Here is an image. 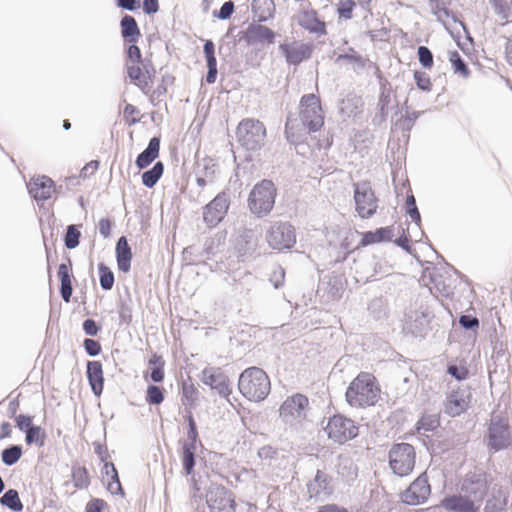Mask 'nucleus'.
Here are the masks:
<instances>
[{
  "label": "nucleus",
  "mask_w": 512,
  "mask_h": 512,
  "mask_svg": "<svg viewBox=\"0 0 512 512\" xmlns=\"http://www.w3.org/2000/svg\"><path fill=\"white\" fill-rule=\"evenodd\" d=\"M436 305L443 306L452 316L448 304H444L437 296L432 293L427 296H419L405 312L402 333L419 341L425 340L434 328Z\"/></svg>",
  "instance_id": "nucleus-1"
},
{
  "label": "nucleus",
  "mask_w": 512,
  "mask_h": 512,
  "mask_svg": "<svg viewBox=\"0 0 512 512\" xmlns=\"http://www.w3.org/2000/svg\"><path fill=\"white\" fill-rule=\"evenodd\" d=\"M380 393V385L374 374L361 371L348 384L344 396L350 407L364 409L375 406Z\"/></svg>",
  "instance_id": "nucleus-2"
},
{
  "label": "nucleus",
  "mask_w": 512,
  "mask_h": 512,
  "mask_svg": "<svg viewBox=\"0 0 512 512\" xmlns=\"http://www.w3.org/2000/svg\"><path fill=\"white\" fill-rule=\"evenodd\" d=\"M239 393L248 401L259 403L264 401L271 391V381L268 374L260 367L245 368L238 377Z\"/></svg>",
  "instance_id": "nucleus-3"
},
{
  "label": "nucleus",
  "mask_w": 512,
  "mask_h": 512,
  "mask_svg": "<svg viewBox=\"0 0 512 512\" xmlns=\"http://www.w3.org/2000/svg\"><path fill=\"white\" fill-rule=\"evenodd\" d=\"M183 418L187 427L186 439L179 440L182 473L185 476H192L194 478L195 466L197 464V449L198 447L203 448V443L199 436L198 425L193 412L190 409H185Z\"/></svg>",
  "instance_id": "nucleus-4"
},
{
  "label": "nucleus",
  "mask_w": 512,
  "mask_h": 512,
  "mask_svg": "<svg viewBox=\"0 0 512 512\" xmlns=\"http://www.w3.org/2000/svg\"><path fill=\"white\" fill-rule=\"evenodd\" d=\"M278 189L271 179H261L256 182L247 197V208L257 219H263L271 214L275 207Z\"/></svg>",
  "instance_id": "nucleus-5"
},
{
  "label": "nucleus",
  "mask_w": 512,
  "mask_h": 512,
  "mask_svg": "<svg viewBox=\"0 0 512 512\" xmlns=\"http://www.w3.org/2000/svg\"><path fill=\"white\" fill-rule=\"evenodd\" d=\"M235 135L238 144L247 152L244 162H252L254 158L251 153L264 146L267 130L260 120L244 118L238 123Z\"/></svg>",
  "instance_id": "nucleus-6"
},
{
  "label": "nucleus",
  "mask_w": 512,
  "mask_h": 512,
  "mask_svg": "<svg viewBox=\"0 0 512 512\" xmlns=\"http://www.w3.org/2000/svg\"><path fill=\"white\" fill-rule=\"evenodd\" d=\"M53 185L54 180L45 174L33 175L26 183L27 192L31 200L35 201L39 209L47 214L48 229L50 230L51 237H53L55 217L54 213L45 206V202L53 196Z\"/></svg>",
  "instance_id": "nucleus-7"
},
{
  "label": "nucleus",
  "mask_w": 512,
  "mask_h": 512,
  "mask_svg": "<svg viewBox=\"0 0 512 512\" xmlns=\"http://www.w3.org/2000/svg\"><path fill=\"white\" fill-rule=\"evenodd\" d=\"M359 424L346 415L336 412L327 418L326 426L323 430L329 440L333 443L343 445L348 441L354 440L359 435Z\"/></svg>",
  "instance_id": "nucleus-8"
},
{
  "label": "nucleus",
  "mask_w": 512,
  "mask_h": 512,
  "mask_svg": "<svg viewBox=\"0 0 512 512\" xmlns=\"http://www.w3.org/2000/svg\"><path fill=\"white\" fill-rule=\"evenodd\" d=\"M416 463V451L413 445L406 442L394 443L388 452V465L392 473L398 477L410 475Z\"/></svg>",
  "instance_id": "nucleus-9"
},
{
  "label": "nucleus",
  "mask_w": 512,
  "mask_h": 512,
  "mask_svg": "<svg viewBox=\"0 0 512 512\" xmlns=\"http://www.w3.org/2000/svg\"><path fill=\"white\" fill-rule=\"evenodd\" d=\"M493 482L494 477L491 473L481 468H475L463 476L460 490L476 500L477 503H482L490 488L493 487Z\"/></svg>",
  "instance_id": "nucleus-10"
},
{
  "label": "nucleus",
  "mask_w": 512,
  "mask_h": 512,
  "mask_svg": "<svg viewBox=\"0 0 512 512\" xmlns=\"http://www.w3.org/2000/svg\"><path fill=\"white\" fill-rule=\"evenodd\" d=\"M299 116L308 133L320 131L324 125L320 97L314 93L304 94L299 102Z\"/></svg>",
  "instance_id": "nucleus-11"
},
{
  "label": "nucleus",
  "mask_w": 512,
  "mask_h": 512,
  "mask_svg": "<svg viewBox=\"0 0 512 512\" xmlns=\"http://www.w3.org/2000/svg\"><path fill=\"white\" fill-rule=\"evenodd\" d=\"M486 446L493 453L507 450L512 446L509 421L504 416L491 419L485 435Z\"/></svg>",
  "instance_id": "nucleus-12"
},
{
  "label": "nucleus",
  "mask_w": 512,
  "mask_h": 512,
  "mask_svg": "<svg viewBox=\"0 0 512 512\" xmlns=\"http://www.w3.org/2000/svg\"><path fill=\"white\" fill-rule=\"evenodd\" d=\"M205 499L210 512H236L235 494L222 484L210 482Z\"/></svg>",
  "instance_id": "nucleus-13"
},
{
  "label": "nucleus",
  "mask_w": 512,
  "mask_h": 512,
  "mask_svg": "<svg viewBox=\"0 0 512 512\" xmlns=\"http://www.w3.org/2000/svg\"><path fill=\"white\" fill-rule=\"evenodd\" d=\"M266 240L273 250H291L296 244L295 227L289 221H274L266 233Z\"/></svg>",
  "instance_id": "nucleus-14"
},
{
  "label": "nucleus",
  "mask_w": 512,
  "mask_h": 512,
  "mask_svg": "<svg viewBox=\"0 0 512 512\" xmlns=\"http://www.w3.org/2000/svg\"><path fill=\"white\" fill-rule=\"evenodd\" d=\"M231 198L229 189H224L212 198L202 208L203 222L208 228L218 226L226 217L230 208Z\"/></svg>",
  "instance_id": "nucleus-15"
},
{
  "label": "nucleus",
  "mask_w": 512,
  "mask_h": 512,
  "mask_svg": "<svg viewBox=\"0 0 512 512\" xmlns=\"http://www.w3.org/2000/svg\"><path fill=\"white\" fill-rule=\"evenodd\" d=\"M309 409V398L303 393L297 392L288 396L279 406V418L284 424L292 425L295 420L306 419V411Z\"/></svg>",
  "instance_id": "nucleus-16"
},
{
  "label": "nucleus",
  "mask_w": 512,
  "mask_h": 512,
  "mask_svg": "<svg viewBox=\"0 0 512 512\" xmlns=\"http://www.w3.org/2000/svg\"><path fill=\"white\" fill-rule=\"evenodd\" d=\"M353 199L355 210L362 219L371 218L378 208V199L369 181H361L354 185Z\"/></svg>",
  "instance_id": "nucleus-17"
},
{
  "label": "nucleus",
  "mask_w": 512,
  "mask_h": 512,
  "mask_svg": "<svg viewBox=\"0 0 512 512\" xmlns=\"http://www.w3.org/2000/svg\"><path fill=\"white\" fill-rule=\"evenodd\" d=\"M126 76L130 83L138 87L144 94H148L154 83L156 69L150 58L145 57L139 66L126 65Z\"/></svg>",
  "instance_id": "nucleus-18"
},
{
  "label": "nucleus",
  "mask_w": 512,
  "mask_h": 512,
  "mask_svg": "<svg viewBox=\"0 0 512 512\" xmlns=\"http://www.w3.org/2000/svg\"><path fill=\"white\" fill-rule=\"evenodd\" d=\"M431 494V485L427 472H422L400 493L401 503L409 506L424 504Z\"/></svg>",
  "instance_id": "nucleus-19"
},
{
  "label": "nucleus",
  "mask_w": 512,
  "mask_h": 512,
  "mask_svg": "<svg viewBox=\"0 0 512 512\" xmlns=\"http://www.w3.org/2000/svg\"><path fill=\"white\" fill-rule=\"evenodd\" d=\"M471 400V387L469 385L457 386L446 395L444 413L451 418L458 417L468 411Z\"/></svg>",
  "instance_id": "nucleus-20"
},
{
  "label": "nucleus",
  "mask_w": 512,
  "mask_h": 512,
  "mask_svg": "<svg viewBox=\"0 0 512 512\" xmlns=\"http://www.w3.org/2000/svg\"><path fill=\"white\" fill-rule=\"evenodd\" d=\"M200 380L223 399L228 400L232 394L231 381L220 367H205L201 371Z\"/></svg>",
  "instance_id": "nucleus-21"
},
{
  "label": "nucleus",
  "mask_w": 512,
  "mask_h": 512,
  "mask_svg": "<svg viewBox=\"0 0 512 512\" xmlns=\"http://www.w3.org/2000/svg\"><path fill=\"white\" fill-rule=\"evenodd\" d=\"M346 285L347 279L344 272L332 271L324 274V271H321L317 294L323 291L326 293L327 301H338L342 298Z\"/></svg>",
  "instance_id": "nucleus-22"
},
{
  "label": "nucleus",
  "mask_w": 512,
  "mask_h": 512,
  "mask_svg": "<svg viewBox=\"0 0 512 512\" xmlns=\"http://www.w3.org/2000/svg\"><path fill=\"white\" fill-rule=\"evenodd\" d=\"M443 265L439 270H435L429 274V281L439 291V293L446 299H453L455 287L451 284L450 272H453L458 277L465 278L468 282V278L462 275L453 265L449 264L445 259H442Z\"/></svg>",
  "instance_id": "nucleus-23"
},
{
  "label": "nucleus",
  "mask_w": 512,
  "mask_h": 512,
  "mask_svg": "<svg viewBox=\"0 0 512 512\" xmlns=\"http://www.w3.org/2000/svg\"><path fill=\"white\" fill-rule=\"evenodd\" d=\"M237 37L239 41H244L247 46L270 45L274 44L276 33L268 26L258 23L256 19L246 29L239 31Z\"/></svg>",
  "instance_id": "nucleus-24"
},
{
  "label": "nucleus",
  "mask_w": 512,
  "mask_h": 512,
  "mask_svg": "<svg viewBox=\"0 0 512 512\" xmlns=\"http://www.w3.org/2000/svg\"><path fill=\"white\" fill-rule=\"evenodd\" d=\"M259 235L255 229L242 228L234 240V255L238 262H245L252 258L258 247Z\"/></svg>",
  "instance_id": "nucleus-25"
},
{
  "label": "nucleus",
  "mask_w": 512,
  "mask_h": 512,
  "mask_svg": "<svg viewBox=\"0 0 512 512\" xmlns=\"http://www.w3.org/2000/svg\"><path fill=\"white\" fill-rule=\"evenodd\" d=\"M315 46L313 42H282L278 49L288 65L298 66L311 58Z\"/></svg>",
  "instance_id": "nucleus-26"
},
{
  "label": "nucleus",
  "mask_w": 512,
  "mask_h": 512,
  "mask_svg": "<svg viewBox=\"0 0 512 512\" xmlns=\"http://www.w3.org/2000/svg\"><path fill=\"white\" fill-rule=\"evenodd\" d=\"M480 504L467 494H449L440 500L439 507L450 512H479Z\"/></svg>",
  "instance_id": "nucleus-27"
},
{
  "label": "nucleus",
  "mask_w": 512,
  "mask_h": 512,
  "mask_svg": "<svg viewBox=\"0 0 512 512\" xmlns=\"http://www.w3.org/2000/svg\"><path fill=\"white\" fill-rule=\"evenodd\" d=\"M360 241L356 249L364 248L374 244L393 243L395 236L394 225L378 227L374 230L359 232Z\"/></svg>",
  "instance_id": "nucleus-28"
},
{
  "label": "nucleus",
  "mask_w": 512,
  "mask_h": 512,
  "mask_svg": "<svg viewBox=\"0 0 512 512\" xmlns=\"http://www.w3.org/2000/svg\"><path fill=\"white\" fill-rule=\"evenodd\" d=\"M65 260L66 262H62L58 266L57 277L60 281L59 294L64 302L69 303L73 294L72 282L75 278L72 270L73 263L70 256L65 255Z\"/></svg>",
  "instance_id": "nucleus-29"
},
{
  "label": "nucleus",
  "mask_w": 512,
  "mask_h": 512,
  "mask_svg": "<svg viewBox=\"0 0 512 512\" xmlns=\"http://www.w3.org/2000/svg\"><path fill=\"white\" fill-rule=\"evenodd\" d=\"M86 378L90 386L91 392L99 398L104 389V372L102 363L98 360H89L86 363Z\"/></svg>",
  "instance_id": "nucleus-30"
},
{
  "label": "nucleus",
  "mask_w": 512,
  "mask_h": 512,
  "mask_svg": "<svg viewBox=\"0 0 512 512\" xmlns=\"http://www.w3.org/2000/svg\"><path fill=\"white\" fill-rule=\"evenodd\" d=\"M115 259L117 269L120 273L127 274L131 270V263L133 259V252L128 239L122 235L118 238L115 244Z\"/></svg>",
  "instance_id": "nucleus-31"
},
{
  "label": "nucleus",
  "mask_w": 512,
  "mask_h": 512,
  "mask_svg": "<svg viewBox=\"0 0 512 512\" xmlns=\"http://www.w3.org/2000/svg\"><path fill=\"white\" fill-rule=\"evenodd\" d=\"M161 134L154 135L150 138L146 148L137 155L135 166L139 171L150 166L160 155Z\"/></svg>",
  "instance_id": "nucleus-32"
},
{
  "label": "nucleus",
  "mask_w": 512,
  "mask_h": 512,
  "mask_svg": "<svg viewBox=\"0 0 512 512\" xmlns=\"http://www.w3.org/2000/svg\"><path fill=\"white\" fill-rule=\"evenodd\" d=\"M333 481L332 476L318 469L315 473L313 480L308 481L306 484L308 493L312 496H319L324 493L327 497L331 496L334 488L331 486Z\"/></svg>",
  "instance_id": "nucleus-33"
},
{
  "label": "nucleus",
  "mask_w": 512,
  "mask_h": 512,
  "mask_svg": "<svg viewBox=\"0 0 512 512\" xmlns=\"http://www.w3.org/2000/svg\"><path fill=\"white\" fill-rule=\"evenodd\" d=\"M301 15L298 25L304 30L319 36L327 34L326 23L318 17V12L315 9L302 10Z\"/></svg>",
  "instance_id": "nucleus-34"
},
{
  "label": "nucleus",
  "mask_w": 512,
  "mask_h": 512,
  "mask_svg": "<svg viewBox=\"0 0 512 512\" xmlns=\"http://www.w3.org/2000/svg\"><path fill=\"white\" fill-rule=\"evenodd\" d=\"M102 463L103 466L100 470L101 475L102 477H109V480L106 484L107 491L112 495H117L124 498L126 493L120 482V477L116 466L111 461H104Z\"/></svg>",
  "instance_id": "nucleus-35"
},
{
  "label": "nucleus",
  "mask_w": 512,
  "mask_h": 512,
  "mask_svg": "<svg viewBox=\"0 0 512 512\" xmlns=\"http://www.w3.org/2000/svg\"><path fill=\"white\" fill-rule=\"evenodd\" d=\"M509 491L507 487L495 484L491 497L486 501L484 512H506Z\"/></svg>",
  "instance_id": "nucleus-36"
},
{
  "label": "nucleus",
  "mask_w": 512,
  "mask_h": 512,
  "mask_svg": "<svg viewBox=\"0 0 512 512\" xmlns=\"http://www.w3.org/2000/svg\"><path fill=\"white\" fill-rule=\"evenodd\" d=\"M144 379L160 384L165 379V360L162 355L153 352L148 360V370L144 372Z\"/></svg>",
  "instance_id": "nucleus-37"
},
{
  "label": "nucleus",
  "mask_w": 512,
  "mask_h": 512,
  "mask_svg": "<svg viewBox=\"0 0 512 512\" xmlns=\"http://www.w3.org/2000/svg\"><path fill=\"white\" fill-rule=\"evenodd\" d=\"M120 33L123 43L138 42L142 36L136 19L129 14H124L121 17Z\"/></svg>",
  "instance_id": "nucleus-38"
},
{
  "label": "nucleus",
  "mask_w": 512,
  "mask_h": 512,
  "mask_svg": "<svg viewBox=\"0 0 512 512\" xmlns=\"http://www.w3.org/2000/svg\"><path fill=\"white\" fill-rule=\"evenodd\" d=\"M251 10L257 22L263 23L274 18L276 6L274 0H252Z\"/></svg>",
  "instance_id": "nucleus-39"
},
{
  "label": "nucleus",
  "mask_w": 512,
  "mask_h": 512,
  "mask_svg": "<svg viewBox=\"0 0 512 512\" xmlns=\"http://www.w3.org/2000/svg\"><path fill=\"white\" fill-rule=\"evenodd\" d=\"M425 113V111L412 110L401 114L396 120L391 119V132H411L417 120Z\"/></svg>",
  "instance_id": "nucleus-40"
},
{
  "label": "nucleus",
  "mask_w": 512,
  "mask_h": 512,
  "mask_svg": "<svg viewBox=\"0 0 512 512\" xmlns=\"http://www.w3.org/2000/svg\"><path fill=\"white\" fill-rule=\"evenodd\" d=\"M363 106L364 102L362 97L351 92L340 101V113L347 117H357L362 114Z\"/></svg>",
  "instance_id": "nucleus-41"
},
{
  "label": "nucleus",
  "mask_w": 512,
  "mask_h": 512,
  "mask_svg": "<svg viewBox=\"0 0 512 512\" xmlns=\"http://www.w3.org/2000/svg\"><path fill=\"white\" fill-rule=\"evenodd\" d=\"M125 299L120 298L117 302L119 326H130L133 320V300L129 289L125 288Z\"/></svg>",
  "instance_id": "nucleus-42"
},
{
  "label": "nucleus",
  "mask_w": 512,
  "mask_h": 512,
  "mask_svg": "<svg viewBox=\"0 0 512 512\" xmlns=\"http://www.w3.org/2000/svg\"><path fill=\"white\" fill-rule=\"evenodd\" d=\"M337 460L338 475L348 484L354 482L358 477V466L350 457L339 455Z\"/></svg>",
  "instance_id": "nucleus-43"
},
{
  "label": "nucleus",
  "mask_w": 512,
  "mask_h": 512,
  "mask_svg": "<svg viewBox=\"0 0 512 512\" xmlns=\"http://www.w3.org/2000/svg\"><path fill=\"white\" fill-rule=\"evenodd\" d=\"M457 361L458 359L447 362L445 370L446 374L458 382H462L469 379L471 373L470 369L467 366L466 360L463 358L460 359L459 364L457 363Z\"/></svg>",
  "instance_id": "nucleus-44"
},
{
  "label": "nucleus",
  "mask_w": 512,
  "mask_h": 512,
  "mask_svg": "<svg viewBox=\"0 0 512 512\" xmlns=\"http://www.w3.org/2000/svg\"><path fill=\"white\" fill-rule=\"evenodd\" d=\"M164 163L162 161H157L154 165L145 170L141 175L142 185L148 189H152L156 186L159 180L162 178L164 174Z\"/></svg>",
  "instance_id": "nucleus-45"
},
{
  "label": "nucleus",
  "mask_w": 512,
  "mask_h": 512,
  "mask_svg": "<svg viewBox=\"0 0 512 512\" xmlns=\"http://www.w3.org/2000/svg\"><path fill=\"white\" fill-rule=\"evenodd\" d=\"M82 224H69L62 235L64 247L68 250L76 249L82 238Z\"/></svg>",
  "instance_id": "nucleus-46"
},
{
  "label": "nucleus",
  "mask_w": 512,
  "mask_h": 512,
  "mask_svg": "<svg viewBox=\"0 0 512 512\" xmlns=\"http://www.w3.org/2000/svg\"><path fill=\"white\" fill-rule=\"evenodd\" d=\"M23 454L24 449L21 444H10L0 452L1 462L7 467L14 466L19 462Z\"/></svg>",
  "instance_id": "nucleus-47"
},
{
  "label": "nucleus",
  "mask_w": 512,
  "mask_h": 512,
  "mask_svg": "<svg viewBox=\"0 0 512 512\" xmlns=\"http://www.w3.org/2000/svg\"><path fill=\"white\" fill-rule=\"evenodd\" d=\"M181 402L185 406V409H193L197 405L199 391L193 383H187L182 380L181 382Z\"/></svg>",
  "instance_id": "nucleus-48"
},
{
  "label": "nucleus",
  "mask_w": 512,
  "mask_h": 512,
  "mask_svg": "<svg viewBox=\"0 0 512 512\" xmlns=\"http://www.w3.org/2000/svg\"><path fill=\"white\" fill-rule=\"evenodd\" d=\"M448 60L451 64V68L454 74L465 79L471 75V70L468 63L457 50H450L448 52Z\"/></svg>",
  "instance_id": "nucleus-49"
},
{
  "label": "nucleus",
  "mask_w": 512,
  "mask_h": 512,
  "mask_svg": "<svg viewBox=\"0 0 512 512\" xmlns=\"http://www.w3.org/2000/svg\"><path fill=\"white\" fill-rule=\"evenodd\" d=\"M71 477L73 486L77 490L87 489L91 483L88 469L85 466H80L77 463H74L71 467Z\"/></svg>",
  "instance_id": "nucleus-50"
},
{
  "label": "nucleus",
  "mask_w": 512,
  "mask_h": 512,
  "mask_svg": "<svg viewBox=\"0 0 512 512\" xmlns=\"http://www.w3.org/2000/svg\"><path fill=\"white\" fill-rule=\"evenodd\" d=\"M25 443L28 446H36L42 448L46 444L47 432L40 426L34 424L25 434Z\"/></svg>",
  "instance_id": "nucleus-51"
},
{
  "label": "nucleus",
  "mask_w": 512,
  "mask_h": 512,
  "mask_svg": "<svg viewBox=\"0 0 512 512\" xmlns=\"http://www.w3.org/2000/svg\"><path fill=\"white\" fill-rule=\"evenodd\" d=\"M400 230H401L400 236L397 237L393 241V243L397 247L401 248L405 253L412 256L420 266H424V264L422 263V259L420 258L416 249L413 248V246L411 245V238H410V235L408 234V232L402 227H400Z\"/></svg>",
  "instance_id": "nucleus-52"
},
{
  "label": "nucleus",
  "mask_w": 512,
  "mask_h": 512,
  "mask_svg": "<svg viewBox=\"0 0 512 512\" xmlns=\"http://www.w3.org/2000/svg\"><path fill=\"white\" fill-rule=\"evenodd\" d=\"M0 505L2 507L8 508L13 512H21L24 508L18 491L13 488H10L3 493V495L0 497Z\"/></svg>",
  "instance_id": "nucleus-53"
},
{
  "label": "nucleus",
  "mask_w": 512,
  "mask_h": 512,
  "mask_svg": "<svg viewBox=\"0 0 512 512\" xmlns=\"http://www.w3.org/2000/svg\"><path fill=\"white\" fill-rule=\"evenodd\" d=\"M123 54L126 65H138L145 60L138 42L123 43Z\"/></svg>",
  "instance_id": "nucleus-54"
},
{
  "label": "nucleus",
  "mask_w": 512,
  "mask_h": 512,
  "mask_svg": "<svg viewBox=\"0 0 512 512\" xmlns=\"http://www.w3.org/2000/svg\"><path fill=\"white\" fill-rule=\"evenodd\" d=\"M166 390L153 382L149 383L145 391V401L150 406H158L165 400Z\"/></svg>",
  "instance_id": "nucleus-55"
},
{
  "label": "nucleus",
  "mask_w": 512,
  "mask_h": 512,
  "mask_svg": "<svg viewBox=\"0 0 512 512\" xmlns=\"http://www.w3.org/2000/svg\"><path fill=\"white\" fill-rule=\"evenodd\" d=\"M99 285L102 290L110 291L115 283V275L112 269L103 261L97 264Z\"/></svg>",
  "instance_id": "nucleus-56"
},
{
  "label": "nucleus",
  "mask_w": 512,
  "mask_h": 512,
  "mask_svg": "<svg viewBox=\"0 0 512 512\" xmlns=\"http://www.w3.org/2000/svg\"><path fill=\"white\" fill-rule=\"evenodd\" d=\"M440 426V416L438 414L423 413L415 423L414 429L416 432L421 430L426 432H434Z\"/></svg>",
  "instance_id": "nucleus-57"
},
{
  "label": "nucleus",
  "mask_w": 512,
  "mask_h": 512,
  "mask_svg": "<svg viewBox=\"0 0 512 512\" xmlns=\"http://www.w3.org/2000/svg\"><path fill=\"white\" fill-rule=\"evenodd\" d=\"M225 235H222L220 232L217 233L214 237H208L205 239L203 245V255L206 256V260H213L216 254L220 251V246L224 244Z\"/></svg>",
  "instance_id": "nucleus-58"
},
{
  "label": "nucleus",
  "mask_w": 512,
  "mask_h": 512,
  "mask_svg": "<svg viewBox=\"0 0 512 512\" xmlns=\"http://www.w3.org/2000/svg\"><path fill=\"white\" fill-rule=\"evenodd\" d=\"M403 209L405 210V214L411 218V221L421 229V214L416 203V198L414 197L412 191L407 193Z\"/></svg>",
  "instance_id": "nucleus-59"
},
{
  "label": "nucleus",
  "mask_w": 512,
  "mask_h": 512,
  "mask_svg": "<svg viewBox=\"0 0 512 512\" xmlns=\"http://www.w3.org/2000/svg\"><path fill=\"white\" fill-rule=\"evenodd\" d=\"M490 345L492 347V360L497 361L500 360L507 352V344L500 340L497 329L495 327L492 328L489 334Z\"/></svg>",
  "instance_id": "nucleus-60"
},
{
  "label": "nucleus",
  "mask_w": 512,
  "mask_h": 512,
  "mask_svg": "<svg viewBox=\"0 0 512 512\" xmlns=\"http://www.w3.org/2000/svg\"><path fill=\"white\" fill-rule=\"evenodd\" d=\"M183 260L192 266H207L208 261L202 260L204 256L202 250L198 249L195 245H189L183 250Z\"/></svg>",
  "instance_id": "nucleus-61"
},
{
  "label": "nucleus",
  "mask_w": 512,
  "mask_h": 512,
  "mask_svg": "<svg viewBox=\"0 0 512 512\" xmlns=\"http://www.w3.org/2000/svg\"><path fill=\"white\" fill-rule=\"evenodd\" d=\"M413 79L418 90L429 93L433 89L431 77L423 70L413 71Z\"/></svg>",
  "instance_id": "nucleus-62"
},
{
  "label": "nucleus",
  "mask_w": 512,
  "mask_h": 512,
  "mask_svg": "<svg viewBox=\"0 0 512 512\" xmlns=\"http://www.w3.org/2000/svg\"><path fill=\"white\" fill-rule=\"evenodd\" d=\"M420 439L430 453L442 454L449 450L448 445L444 441L434 440L429 435H423Z\"/></svg>",
  "instance_id": "nucleus-63"
},
{
  "label": "nucleus",
  "mask_w": 512,
  "mask_h": 512,
  "mask_svg": "<svg viewBox=\"0 0 512 512\" xmlns=\"http://www.w3.org/2000/svg\"><path fill=\"white\" fill-rule=\"evenodd\" d=\"M496 15L507 20L511 15L512 0H489Z\"/></svg>",
  "instance_id": "nucleus-64"
}]
</instances>
